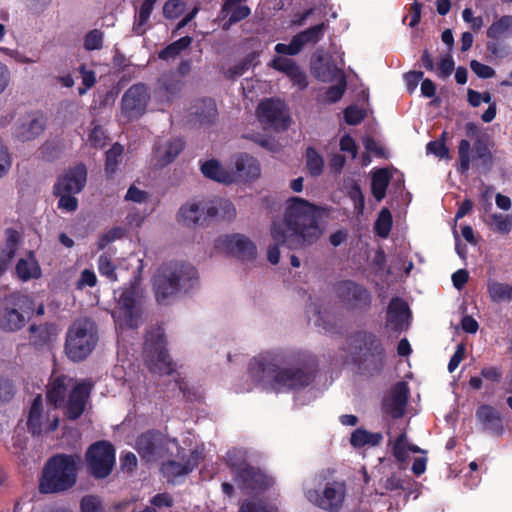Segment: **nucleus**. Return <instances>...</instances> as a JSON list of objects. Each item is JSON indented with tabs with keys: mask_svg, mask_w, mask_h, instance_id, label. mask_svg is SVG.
<instances>
[{
	"mask_svg": "<svg viewBox=\"0 0 512 512\" xmlns=\"http://www.w3.org/2000/svg\"><path fill=\"white\" fill-rule=\"evenodd\" d=\"M346 494L347 487L343 480L327 482L321 491L316 489L305 491L306 499L326 512H339L344 505Z\"/></svg>",
	"mask_w": 512,
	"mask_h": 512,
	"instance_id": "1a4fd4ad",
	"label": "nucleus"
},
{
	"mask_svg": "<svg viewBox=\"0 0 512 512\" xmlns=\"http://www.w3.org/2000/svg\"><path fill=\"white\" fill-rule=\"evenodd\" d=\"M337 293L342 301L350 308L367 306L370 302L368 291L353 282H342L337 287Z\"/></svg>",
	"mask_w": 512,
	"mask_h": 512,
	"instance_id": "412c9836",
	"label": "nucleus"
},
{
	"mask_svg": "<svg viewBox=\"0 0 512 512\" xmlns=\"http://www.w3.org/2000/svg\"><path fill=\"white\" fill-rule=\"evenodd\" d=\"M183 142L180 139L160 141L155 148V158L161 166L171 163L182 151Z\"/></svg>",
	"mask_w": 512,
	"mask_h": 512,
	"instance_id": "c756f323",
	"label": "nucleus"
},
{
	"mask_svg": "<svg viewBox=\"0 0 512 512\" xmlns=\"http://www.w3.org/2000/svg\"><path fill=\"white\" fill-rule=\"evenodd\" d=\"M161 435L154 432L142 434L136 443V448L142 458L147 461L154 460L159 455Z\"/></svg>",
	"mask_w": 512,
	"mask_h": 512,
	"instance_id": "c85d7f7f",
	"label": "nucleus"
},
{
	"mask_svg": "<svg viewBox=\"0 0 512 512\" xmlns=\"http://www.w3.org/2000/svg\"><path fill=\"white\" fill-rule=\"evenodd\" d=\"M489 224L499 233H508L512 229V216L501 213L491 214Z\"/></svg>",
	"mask_w": 512,
	"mask_h": 512,
	"instance_id": "3c124183",
	"label": "nucleus"
},
{
	"mask_svg": "<svg viewBox=\"0 0 512 512\" xmlns=\"http://www.w3.org/2000/svg\"><path fill=\"white\" fill-rule=\"evenodd\" d=\"M81 511L82 512H103L102 501L100 498L87 495L81 500Z\"/></svg>",
	"mask_w": 512,
	"mask_h": 512,
	"instance_id": "052dcab7",
	"label": "nucleus"
},
{
	"mask_svg": "<svg viewBox=\"0 0 512 512\" xmlns=\"http://www.w3.org/2000/svg\"><path fill=\"white\" fill-rule=\"evenodd\" d=\"M306 166L312 176H318L323 171V158L314 148H308L306 151Z\"/></svg>",
	"mask_w": 512,
	"mask_h": 512,
	"instance_id": "09e8293b",
	"label": "nucleus"
},
{
	"mask_svg": "<svg viewBox=\"0 0 512 512\" xmlns=\"http://www.w3.org/2000/svg\"><path fill=\"white\" fill-rule=\"evenodd\" d=\"M103 45V33L100 30L90 31L84 39V47L86 50H97Z\"/></svg>",
	"mask_w": 512,
	"mask_h": 512,
	"instance_id": "13d9d810",
	"label": "nucleus"
},
{
	"mask_svg": "<svg viewBox=\"0 0 512 512\" xmlns=\"http://www.w3.org/2000/svg\"><path fill=\"white\" fill-rule=\"evenodd\" d=\"M198 463V455L191 453L187 460L182 461H168L162 466V473L170 482H175L178 477L190 473Z\"/></svg>",
	"mask_w": 512,
	"mask_h": 512,
	"instance_id": "393cba45",
	"label": "nucleus"
},
{
	"mask_svg": "<svg viewBox=\"0 0 512 512\" xmlns=\"http://www.w3.org/2000/svg\"><path fill=\"white\" fill-rule=\"evenodd\" d=\"M192 43V38L189 36L182 37L177 41L168 45L165 49L161 50L158 54L160 59L169 60L176 58L183 50L188 48Z\"/></svg>",
	"mask_w": 512,
	"mask_h": 512,
	"instance_id": "c03bdc74",
	"label": "nucleus"
},
{
	"mask_svg": "<svg viewBox=\"0 0 512 512\" xmlns=\"http://www.w3.org/2000/svg\"><path fill=\"white\" fill-rule=\"evenodd\" d=\"M145 361L150 371L156 374H171L172 362L163 346V335L158 330L155 338L147 337L144 347Z\"/></svg>",
	"mask_w": 512,
	"mask_h": 512,
	"instance_id": "ddd939ff",
	"label": "nucleus"
},
{
	"mask_svg": "<svg viewBox=\"0 0 512 512\" xmlns=\"http://www.w3.org/2000/svg\"><path fill=\"white\" fill-rule=\"evenodd\" d=\"M16 273L22 281L38 279L41 276V268L34 257L20 259L16 265Z\"/></svg>",
	"mask_w": 512,
	"mask_h": 512,
	"instance_id": "c9c22d12",
	"label": "nucleus"
},
{
	"mask_svg": "<svg viewBox=\"0 0 512 512\" xmlns=\"http://www.w3.org/2000/svg\"><path fill=\"white\" fill-rule=\"evenodd\" d=\"M19 240V234L15 229L8 228L5 230V248L2 254H6L8 258H13L16 252L17 243Z\"/></svg>",
	"mask_w": 512,
	"mask_h": 512,
	"instance_id": "6e6d98bb",
	"label": "nucleus"
},
{
	"mask_svg": "<svg viewBox=\"0 0 512 512\" xmlns=\"http://www.w3.org/2000/svg\"><path fill=\"white\" fill-rule=\"evenodd\" d=\"M470 68L480 78L487 79L495 75V70L492 67L482 64L477 60L470 62Z\"/></svg>",
	"mask_w": 512,
	"mask_h": 512,
	"instance_id": "774afa93",
	"label": "nucleus"
},
{
	"mask_svg": "<svg viewBox=\"0 0 512 512\" xmlns=\"http://www.w3.org/2000/svg\"><path fill=\"white\" fill-rule=\"evenodd\" d=\"M59 424V417L56 408L51 406L44 408L43 400L38 395L30 408L27 426L31 433L42 434L54 431Z\"/></svg>",
	"mask_w": 512,
	"mask_h": 512,
	"instance_id": "f8f14e48",
	"label": "nucleus"
},
{
	"mask_svg": "<svg viewBox=\"0 0 512 512\" xmlns=\"http://www.w3.org/2000/svg\"><path fill=\"white\" fill-rule=\"evenodd\" d=\"M194 109V113L200 122H209L216 115V104L212 99L199 100Z\"/></svg>",
	"mask_w": 512,
	"mask_h": 512,
	"instance_id": "a18cd8bd",
	"label": "nucleus"
},
{
	"mask_svg": "<svg viewBox=\"0 0 512 512\" xmlns=\"http://www.w3.org/2000/svg\"><path fill=\"white\" fill-rule=\"evenodd\" d=\"M28 302V297L20 293L8 295L0 308V329L4 332H17L22 329L27 322L25 309Z\"/></svg>",
	"mask_w": 512,
	"mask_h": 512,
	"instance_id": "9d476101",
	"label": "nucleus"
},
{
	"mask_svg": "<svg viewBox=\"0 0 512 512\" xmlns=\"http://www.w3.org/2000/svg\"><path fill=\"white\" fill-rule=\"evenodd\" d=\"M73 379L64 375L53 376L47 391V399L57 409L63 401L69 388H73Z\"/></svg>",
	"mask_w": 512,
	"mask_h": 512,
	"instance_id": "bb28decb",
	"label": "nucleus"
},
{
	"mask_svg": "<svg viewBox=\"0 0 512 512\" xmlns=\"http://www.w3.org/2000/svg\"><path fill=\"white\" fill-rule=\"evenodd\" d=\"M29 331L32 334L33 342L37 345L53 341L59 333L57 327L51 324L31 325Z\"/></svg>",
	"mask_w": 512,
	"mask_h": 512,
	"instance_id": "e433bc0d",
	"label": "nucleus"
},
{
	"mask_svg": "<svg viewBox=\"0 0 512 512\" xmlns=\"http://www.w3.org/2000/svg\"><path fill=\"white\" fill-rule=\"evenodd\" d=\"M123 153V148L119 144H114L106 153L105 171L108 175L113 174L119 163V158Z\"/></svg>",
	"mask_w": 512,
	"mask_h": 512,
	"instance_id": "603ef678",
	"label": "nucleus"
},
{
	"mask_svg": "<svg viewBox=\"0 0 512 512\" xmlns=\"http://www.w3.org/2000/svg\"><path fill=\"white\" fill-rule=\"evenodd\" d=\"M153 8L154 6L146 1L142 3L133 24V31L137 35H143L146 32Z\"/></svg>",
	"mask_w": 512,
	"mask_h": 512,
	"instance_id": "37998d69",
	"label": "nucleus"
},
{
	"mask_svg": "<svg viewBox=\"0 0 512 512\" xmlns=\"http://www.w3.org/2000/svg\"><path fill=\"white\" fill-rule=\"evenodd\" d=\"M326 30L327 25L325 23H320L298 33L295 35V38L302 50L303 47L307 45H314L318 43L323 38Z\"/></svg>",
	"mask_w": 512,
	"mask_h": 512,
	"instance_id": "f704fd0d",
	"label": "nucleus"
},
{
	"mask_svg": "<svg viewBox=\"0 0 512 512\" xmlns=\"http://www.w3.org/2000/svg\"><path fill=\"white\" fill-rule=\"evenodd\" d=\"M81 463L77 455H57L46 464L40 481L42 493L64 491L76 483L77 471Z\"/></svg>",
	"mask_w": 512,
	"mask_h": 512,
	"instance_id": "20e7f679",
	"label": "nucleus"
},
{
	"mask_svg": "<svg viewBox=\"0 0 512 512\" xmlns=\"http://www.w3.org/2000/svg\"><path fill=\"white\" fill-rule=\"evenodd\" d=\"M185 10V4L179 0H169L164 4L163 14L166 18L175 19Z\"/></svg>",
	"mask_w": 512,
	"mask_h": 512,
	"instance_id": "4d7b16f0",
	"label": "nucleus"
},
{
	"mask_svg": "<svg viewBox=\"0 0 512 512\" xmlns=\"http://www.w3.org/2000/svg\"><path fill=\"white\" fill-rule=\"evenodd\" d=\"M476 415L486 430L495 435L502 434L503 425L500 414L492 406L482 405L478 408Z\"/></svg>",
	"mask_w": 512,
	"mask_h": 512,
	"instance_id": "2f4dec72",
	"label": "nucleus"
},
{
	"mask_svg": "<svg viewBox=\"0 0 512 512\" xmlns=\"http://www.w3.org/2000/svg\"><path fill=\"white\" fill-rule=\"evenodd\" d=\"M125 231L121 227H114L102 235L99 236L97 241L98 249L102 250L107 247L110 243L114 242L117 239L123 237Z\"/></svg>",
	"mask_w": 512,
	"mask_h": 512,
	"instance_id": "864d4df0",
	"label": "nucleus"
},
{
	"mask_svg": "<svg viewBox=\"0 0 512 512\" xmlns=\"http://www.w3.org/2000/svg\"><path fill=\"white\" fill-rule=\"evenodd\" d=\"M408 392V386L404 382H398L391 390L390 396L385 400V409L392 417L399 418L404 414Z\"/></svg>",
	"mask_w": 512,
	"mask_h": 512,
	"instance_id": "b1692460",
	"label": "nucleus"
},
{
	"mask_svg": "<svg viewBox=\"0 0 512 512\" xmlns=\"http://www.w3.org/2000/svg\"><path fill=\"white\" fill-rule=\"evenodd\" d=\"M391 227L392 215L388 209L383 208L376 220L375 230L380 237L386 238L390 233Z\"/></svg>",
	"mask_w": 512,
	"mask_h": 512,
	"instance_id": "8fccbe9b",
	"label": "nucleus"
},
{
	"mask_svg": "<svg viewBox=\"0 0 512 512\" xmlns=\"http://www.w3.org/2000/svg\"><path fill=\"white\" fill-rule=\"evenodd\" d=\"M87 466L96 478L107 477L115 464V449L106 441H99L89 447L86 453Z\"/></svg>",
	"mask_w": 512,
	"mask_h": 512,
	"instance_id": "9b49d317",
	"label": "nucleus"
},
{
	"mask_svg": "<svg viewBox=\"0 0 512 512\" xmlns=\"http://www.w3.org/2000/svg\"><path fill=\"white\" fill-rule=\"evenodd\" d=\"M201 170L203 174L217 182L224 184L233 183V176L230 175V170H226L222 167V165L217 160H209L205 162Z\"/></svg>",
	"mask_w": 512,
	"mask_h": 512,
	"instance_id": "72a5a7b5",
	"label": "nucleus"
},
{
	"mask_svg": "<svg viewBox=\"0 0 512 512\" xmlns=\"http://www.w3.org/2000/svg\"><path fill=\"white\" fill-rule=\"evenodd\" d=\"M215 248L243 260L253 259L256 255L255 245L242 234L220 236L215 242Z\"/></svg>",
	"mask_w": 512,
	"mask_h": 512,
	"instance_id": "2eb2a0df",
	"label": "nucleus"
},
{
	"mask_svg": "<svg viewBox=\"0 0 512 512\" xmlns=\"http://www.w3.org/2000/svg\"><path fill=\"white\" fill-rule=\"evenodd\" d=\"M12 166V158L7 146L0 140V179L8 174Z\"/></svg>",
	"mask_w": 512,
	"mask_h": 512,
	"instance_id": "e2e57ef3",
	"label": "nucleus"
},
{
	"mask_svg": "<svg viewBox=\"0 0 512 512\" xmlns=\"http://www.w3.org/2000/svg\"><path fill=\"white\" fill-rule=\"evenodd\" d=\"M409 317V309L407 304L399 299L391 300L387 310V323L395 330L403 329Z\"/></svg>",
	"mask_w": 512,
	"mask_h": 512,
	"instance_id": "cd10ccee",
	"label": "nucleus"
},
{
	"mask_svg": "<svg viewBox=\"0 0 512 512\" xmlns=\"http://www.w3.org/2000/svg\"><path fill=\"white\" fill-rule=\"evenodd\" d=\"M91 387L88 383H78L70 391L66 403V414L69 419H77L84 412Z\"/></svg>",
	"mask_w": 512,
	"mask_h": 512,
	"instance_id": "4be33fe9",
	"label": "nucleus"
},
{
	"mask_svg": "<svg viewBox=\"0 0 512 512\" xmlns=\"http://www.w3.org/2000/svg\"><path fill=\"white\" fill-rule=\"evenodd\" d=\"M321 209L300 197L286 201L284 221L271 226L274 242L290 249H301L317 242L323 234L320 225Z\"/></svg>",
	"mask_w": 512,
	"mask_h": 512,
	"instance_id": "f257e3e1",
	"label": "nucleus"
},
{
	"mask_svg": "<svg viewBox=\"0 0 512 512\" xmlns=\"http://www.w3.org/2000/svg\"><path fill=\"white\" fill-rule=\"evenodd\" d=\"M233 183L247 182L260 176V166L257 160L248 154H238L233 158V168L230 170Z\"/></svg>",
	"mask_w": 512,
	"mask_h": 512,
	"instance_id": "f3484780",
	"label": "nucleus"
},
{
	"mask_svg": "<svg viewBox=\"0 0 512 512\" xmlns=\"http://www.w3.org/2000/svg\"><path fill=\"white\" fill-rule=\"evenodd\" d=\"M60 197L58 207L67 212H73L78 207V201L73 196L74 193H55Z\"/></svg>",
	"mask_w": 512,
	"mask_h": 512,
	"instance_id": "69168bd1",
	"label": "nucleus"
},
{
	"mask_svg": "<svg viewBox=\"0 0 512 512\" xmlns=\"http://www.w3.org/2000/svg\"><path fill=\"white\" fill-rule=\"evenodd\" d=\"M150 99L148 88L144 84L131 86L122 97V114L127 120L141 117Z\"/></svg>",
	"mask_w": 512,
	"mask_h": 512,
	"instance_id": "4468645a",
	"label": "nucleus"
},
{
	"mask_svg": "<svg viewBox=\"0 0 512 512\" xmlns=\"http://www.w3.org/2000/svg\"><path fill=\"white\" fill-rule=\"evenodd\" d=\"M95 324L86 318L73 322L67 332L65 352L73 361L85 359L97 343Z\"/></svg>",
	"mask_w": 512,
	"mask_h": 512,
	"instance_id": "423d86ee",
	"label": "nucleus"
},
{
	"mask_svg": "<svg viewBox=\"0 0 512 512\" xmlns=\"http://www.w3.org/2000/svg\"><path fill=\"white\" fill-rule=\"evenodd\" d=\"M350 347L356 360L367 368L379 370L384 363L385 353L381 341L373 334L359 332L350 339Z\"/></svg>",
	"mask_w": 512,
	"mask_h": 512,
	"instance_id": "6e6552de",
	"label": "nucleus"
},
{
	"mask_svg": "<svg viewBox=\"0 0 512 512\" xmlns=\"http://www.w3.org/2000/svg\"><path fill=\"white\" fill-rule=\"evenodd\" d=\"M504 35H512V15H503L496 19L487 29V37L499 39Z\"/></svg>",
	"mask_w": 512,
	"mask_h": 512,
	"instance_id": "ea45409f",
	"label": "nucleus"
},
{
	"mask_svg": "<svg viewBox=\"0 0 512 512\" xmlns=\"http://www.w3.org/2000/svg\"><path fill=\"white\" fill-rule=\"evenodd\" d=\"M312 70L315 76L323 82H330L344 77L339 68L329 62H325L321 56L313 62Z\"/></svg>",
	"mask_w": 512,
	"mask_h": 512,
	"instance_id": "473e14b6",
	"label": "nucleus"
},
{
	"mask_svg": "<svg viewBox=\"0 0 512 512\" xmlns=\"http://www.w3.org/2000/svg\"><path fill=\"white\" fill-rule=\"evenodd\" d=\"M270 66L288 77L296 68L297 64L290 58L277 56L271 61Z\"/></svg>",
	"mask_w": 512,
	"mask_h": 512,
	"instance_id": "5fc2aeb1",
	"label": "nucleus"
},
{
	"mask_svg": "<svg viewBox=\"0 0 512 512\" xmlns=\"http://www.w3.org/2000/svg\"><path fill=\"white\" fill-rule=\"evenodd\" d=\"M382 435L380 433H371L365 429H356L352 435L350 442L355 448H362L365 446L373 447L380 444L382 441Z\"/></svg>",
	"mask_w": 512,
	"mask_h": 512,
	"instance_id": "4c0bfd02",
	"label": "nucleus"
},
{
	"mask_svg": "<svg viewBox=\"0 0 512 512\" xmlns=\"http://www.w3.org/2000/svg\"><path fill=\"white\" fill-rule=\"evenodd\" d=\"M97 267L99 273L109 281L117 282L119 280L116 273V265L110 255L106 253L101 254L97 261Z\"/></svg>",
	"mask_w": 512,
	"mask_h": 512,
	"instance_id": "49530a36",
	"label": "nucleus"
},
{
	"mask_svg": "<svg viewBox=\"0 0 512 512\" xmlns=\"http://www.w3.org/2000/svg\"><path fill=\"white\" fill-rule=\"evenodd\" d=\"M87 169L83 164H77L66 170L55 185V193H80L86 185Z\"/></svg>",
	"mask_w": 512,
	"mask_h": 512,
	"instance_id": "dca6fc26",
	"label": "nucleus"
},
{
	"mask_svg": "<svg viewBox=\"0 0 512 512\" xmlns=\"http://www.w3.org/2000/svg\"><path fill=\"white\" fill-rule=\"evenodd\" d=\"M389 183V174L386 169H379L372 176L371 189L372 194L377 201H381L386 194Z\"/></svg>",
	"mask_w": 512,
	"mask_h": 512,
	"instance_id": "79ce46f5",
	"label": "nucleus"
},
{
	"mask_svg": "<svg viewBox=\"0 0 512 512\" xmlns=\"http://www.w3.org/2000/svg\"><path fill=\"white\" fill-rule=\"evenodd\" d=\"M388 446L391 447L392 454L397 462L400 463L401 467L407 464L409 453H424L420 447L409 443L407 435L404 432L400 433L395 439L390 438Z\"/></svg>",
	"mask_w": 512,
	"mask_h": 512,
	"instance_id": "a878e982",
	"label": "nucleus"
},
{
	"mask_svg": "<svg viewBox=\"0 0 512 512\" xmlns=\"http://www.w3.org/2000/svg\"><path fill=\"white\" fill-rule=\"evenodd\" d=\"M454 70V60L451 55H445L437 64V75L440 78H447Z\"/></svg>",
	"mask_w": 512,
	"mask_h": 512,
	"instance_id": "338daca9",
	"label": "nucleus"
},
{
	"mask_svg": "<svg viewBox=\"0 0 512 512\" xmlns=\"http://www.w3.org/2000/svg\"><path fill=\"white\" fill-rule=\"evenodd\" d=\"M227 456L231 472L239 488L247 491H260L272 485L271 478L246 463L245 451L233 449L228 452Z\"/></svg>",
	"mask_w": 512,
	"mask_h": 512,
	"instance_id": "0eeeda50",
	"label": "nucleus"
},
{
	"mask_svg": "<svg viewBox=\"0 0 512 512\" xmlns=\"http://www.w3.org/2000/svg\"><path fill=\"white\" fill-rule=\"evenodd\" d=\"M487 292L492 302H511L512 301V285L491 281L487 285Z\"/></svg>",
	"mask_w": 512,
	"mask_h": 512,
	"instance_id": "58836bf2",
	"label": "nucleus"
},
{
	"mask_svg": "<svg viewBox=\"0 0 512 512\" xmlns=\"http://www.w3.org/2000/svg\"><path fill=\"white\" fill-rule=\"evenodd\" d=\"M338 83L330 87L325 94V99L328 102L334 103L341 99L346 88L345 78L337 79Z\"/></svg>",
	"mask_w": 512,
	"mask_h": 512,
	"instance_id": "bf43d9fd",
	"label": "nucleus"
},
{
	"mask_svg": "<svg viewBox=\"0 0 512 512\" xmlns=\"http://www.w3.org/2000/svg\"><path fill=\"white\" fill-rule=\"evenodd\" d=\"M284 357L277 351L263 352L250 362L249 373L253 381L276 392L297 390L307 386L313 379L311 371L280 368Z\"/></svg>",
	"mask_w": 512,
	"mask_h": 512,
	"instance_id": "f03ea898",
	"label": "nucleus"
},
{
	"mask_svg": "<svg viewBox=\"0 0 512 512\" xmlns=\"http://www.w3.org/2000/svg\"><path fill=\"white\" fill-rule=\"evenodd\" d=\"M206 203V215H208L210 219L231 221L236 216V209L229 200L218 198Z\"/></svg>",
	"mask_w": 512,
	"mask_h": 512,
	"instance_id": "7c9ffc66",
	"label": "nucleus"
},
{
	"mask_svg": "<svg viewBox=\"0 0 512 512\" xmlns=\"http://www.w3.org/2000/svg\"><path fill=\"white\" fill-rule=\"evenodd\" d=\"M197 278L195 268L186 263L171 262L161 265L154 277V290L158 302H164L182 289H188Z\"/></svg>",
	"mask_w": 512,
	"mask_h": 512,
	"instance_id": "39448f33",
	"label": "nucleus"
},
{
	"mask_svg": "<svg viewBox=\"0 0 512 512\" xmlns=\"http://www.w3.org/2000/svg\"><path fill=\"white\" fill-rule=\"evenodd\" d=\"M45 128V122L40 116H27L14 128L15 137L22 141H32L39 137Z\"/></svg>",
	"mask_w": 512,
	"mask_h": 512,
	"instance_id": "5701e85b",
	"label": "nucleus"
},
{
	"mask_svg": "<svg viewBox=\"0 0 512 512\" xmlns=\"http://www.w3.org/2000/svg\"><path fill=\"white\" fill-rule=\"evenodd\" d=\"M239 512H279L276 504L265 500H246L239 509Z\"/></svg>",
	"mask_w": 512,
	"mask_h": 512,
	"instance_id": "de8ad7c7",
	"label": "nucleus"
},
{
	"mask_svg": "<svg viewBox=\"0 0 512 512\" xmlns=\"http://www.w3.org/2000/svg\"><path fill=\"white\" fill-rule=\"evenodd\" d=\"M116 306L112 316L121 329H135L143 322L144 290L138 278L115 291Z\"/></svg>",
	"mask_w": 512,
	"mask_h": 512,
	"instance_id": "7ed1b4c3",
	"label": "nucleus"
},
{
	"mask_svg": "<svg viewBox=\"0 0 512 512\" xmlns=\"http://www.w3.org/2000/svg\"><path fill=\"white\" fill-rule=\"evenodd\" d=\"M183 82L178 79H165L157 91V95L162 102L173 101L180 93Z\"/></svg>",
	"mask_w": 512,
	"mask_h": 512,
	"instance_id": "a19ab883",
	"label": "nucleus"
},
{
	"mask_svg": "<svg viewBox=\"0 0 512 512\" xmlns=\"http://www.w3.org/2000/svg\"><path fill=\"white\" fill-rule=\"evenodd\" d=\"M257 115L260 121L274 126H284L287 120L285 104L278 99L261 102L257 108Z\"/></svg>",
	"mask_w": 512,
	"mask_h": 512,
	"instance_id": "aec40b11",
	"label": "nucleus"
},
{
	"mask_svg": "<svg viewBox=\"0 0 512 512\" xmlns=\"http://www.w3.org/2000/svg\"><path fill=\"white\" fill-rule=\"evenodd\" d=\"M97 284V276L93 270L84 269L76 282V288L83 290L86 287H94Z\"/></svg>",
	"mask_w": 512,
	"mask_h": 512,
	"instance_id": "0e129e2a",
	"label": "nucleus"
},
{
	"mask_svg": "<svg viewBox=\"0 0 512 512\" xmlns=\"http://www.w3.org/2000/svg\"><path fill=\"white\" fill-rule=\"evenodd\" d=\"M206 202H188L182 205L177 213V221L186 227L205 226L210 217L206 215Z\"/></svg>",
	"mask_w": 512,
	"mask_h": 512,
	"instance_id": "a211bd4d",
	"label": "nucleus"
},
{
	"mask_svg": "<svg viewBox=\"0 0 512 512\" xmlns=\"http://www.w3.org/2000/svg\"><path fill=\"white\" fill-rule=\"evenodd\" d=\"M0 53H3L13 59L16 63L20 64H33L36 63L37 60L28 57L23 52L17 50V49H10L7 47H0Z\"/></svg>",
	"mask_w": 512,
	"mask_h": 512,
	"instance_id": "680f3d73",
	"label": "nucleus"
},
{
	"mask_svg": "<svg viewBox=\"0 0 512 512\" xmlns=\"http://www.w3.org/2000/svg\"><path fill=\"white\" fill-rule=\"evenodd\" d=\"M459 155V171L462 174L468 172L474 161L480 159L484 164L488 165L491 160V155L488 149L484 145H477L475 150L471 149V145L468 140H461L458 147Z\"/></svg>",
	"mask_w": 512,
	"mask_h": 512,
	"instance_id": "6ab92c4d",
	"label": "nucleus"
}]
</instances>
